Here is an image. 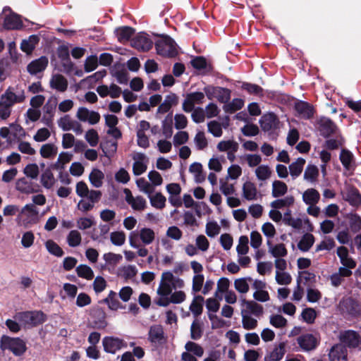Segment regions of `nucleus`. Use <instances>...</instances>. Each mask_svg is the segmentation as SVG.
Wrapping results in <instances>:
<instances>
[{
	"mask_svg": "<svg viewBox=\"0 0 361 361\" xmlns=\"http://www.w3.org/2000/svg\"><path fill=\"white\" fill-rule=\"evenodd\" d=\"M294 202L293 196H287L283 199H278L271 203V207L274 209H282L286 207L292 205Z\"/></svg>",
	"mask_w": 361,
	"mask_h": 361,
	"instance_id": "nucleus-61",
	"label": "nucleus"
},
{
	"mask_svg": "<svg viewBox=\"0 0 361 361\" xmlns=\"http://www.w3.org/2000/svg\"><path fill=\"white\" fill-rule=\"evenodd\" d=\"M339 339L341 342V344L343 345L345 348H359L361 344L360 335L353 330L341 331L339 335Z\"/></svg>",
	"mask_w": 361,
	"mask_h": 361,
	"instance_id": "nucleus-9",
	"label": "nucleus"
},
{
	"mask_svg": "<svg viewBox=\"0 0 361 361\" xmlns=\"http://www.w3.org/2000/svg\"><path fill=\"white\" fill-rule=\"evenodd\" d=\"M242 304L245 306V308L242 310L241 312H246L256 317H259L263 313V307L253 300L243 299Z\"/></svg>",
	"mask_w": 361,
	"mask_h": 361,
	"instance_id": "nucleus-20",
	"label": "nucleus"
},
{
	"mask_svg": "<svg viewBox=\"0 0 361 361\" xmlns=\"http://www.w3.org/2000/svg\"><path fill=\"white\" fill-rule=\"evenodd\" d=\"M318 176V168L314 165H307L303 175L304 180L310 183H314L317 181Z\"/></svg>",
	"mask_w": 361,
	"mask_h": 361,
	"instance_id": "nucleus-40",
	"label": "nucleus"
},
{
	"mask_svg": "<svg viewBox=\"0 0 361 361\" xmlns=\"http://www.w3.org/2000/svg\"><path fill=\"white\" fill-rule=\"evenodd\" d=\"M104 174L98 169H93L89 175V180L91 184L97 188H101L103 185Z\"/></svg>",
	"mask_w": 361,
	"mask_h": 361,
	"instance_id": "nucleus-38",
	"label": "nucleus"
},
{
	"mask_svg": "<svg viewBox=\"0 0 361 361\" xmlns=\"http://www.w3.org/2000/svg\"><path fill=\"white\" fill-rule=\"evenodd\" d=\"M337 255L343 268L351 270L356 266V262L349 256L348 250L345 247L341 246L337 249Z\"/></svg>",
	"mask_w": 361,
	"mask_h": 361,
	"instance_id": "nucleus-19",
	"label": "nucleus"
},
{
	"mask_svg": "<svg viewBox=\"0 0 361 361\" xmlns=\"http://www.w3.org/2000/svg\"><path fill=\"white\" fill-rule=\"evenodd\" d=\"M134 30L130 27H123L116 30L118 39L121 42H127L133 36Z\"/></svg>",
	"mask_w": 361,
	"mask_h": 361,
	"instance_id": "nucleus-50",
	"label": "nucleus"
},
{
	"mask_svg": "<svg viewBox=\"0 0 361 361\" xmlns=\"http://www.w3.org/2000/svg\"><path fill=\"white\" fill-rule=\"evenodd\" d=\"M0 349L11 351L16 356L23 355L27 350L26 343L19 337H10L4 335L0 338Z\"/></svg>",
	"mask_w": 361,
	"mask_h": 361,
	"instance_id": "nucleus-2",
	"label": "nucleus"
},
{
	"mask_svg": "<svg viewBox=\"0 0 361 361\" xmlns=\"http://www.w3.org/2000/svg\"><path fill=\"white\" fill-rule=\"evenodd\" d=\"M4 26L7 30H18L22 27L23 23L19 16L16 13L5 14Z\"/></svg>",
	"mask_w": 361,
	"mask_h": 361,
	"instance_id": "nucleus-26",
	"label": "nucleus"
},
{
	"mask_svg": "<svg viewBox=\"0 0 361 361\" xmlns=\"http://www.w3.org/2000/svg\"><path fill=\"white\" fill-rule=\"evenodd\" d=\"M319 129L323 136L328 137L334 133L336 130V125L333 121L326 118L322 117L319 120Z\"/></svg>",
	"mask_w": 361,
	"mask_h": 361,
	"instance_id": "nucleus-30",
	"label": "nucleus"
},
{
	"mask_svg": "<svg viewBox=\"0 0 361 361\" xmlns=\"http://www.w3.org/2000/svg\"><path fill=\"white\" fill-rule=\"evenodd\" d=\"M137 269L135 265H125L118 269V276L126 281L134 280L137 274Z\"/></svg>",
	"mask_w": 361,
	"mask_h": 361,
	"instance_id": "nucleus-27",
	"label": "nucleus"
},
{
	"mask_svg": "<svg viewBox=\"0 0 361 361\" xmlns=\"http://www.w3.org/2000/svg\"><path fill=\"white\" fill-rule=\"evenodd\" d=\"M20 214L26 216L29 223H36L38 221L39 211L33 204H27L21 209Z\"/></svg>",
	"mask_w": 361,
	"mask_h": 361,
	"instance_id": "nucleus-24",
	"label": "nucleus"
},
{
	"mask_svg": "<svg viewBox=\"0 0 361 361\" xmlns=\"http://www.w3.org/2000/svg\"><path fill=\"white\" fill-rule=\"evenodd\" d=\"M243 197L248 200L253 201L257 200L259 192L254 183L246 181L243 185Z\"/></svg>",
	"mask_w": 361,
	"mask_h": 361,
	"instance_id": "nucleus-22",
	"label": "nucleus"
},
{
	"mask_svg": "<svg viewBox=\"0 0 361 361\" xmlns=\"http://www.w3.org/2000/svg\"><path fill=\"white\" fill-rule=\"evenodd\" d=\"M345 200L348 202L353 207H359L361 205V195L358 190L355 188H350L343 195Z\"/></svg>",
	"mask_w": 361,
	"mask_h": 361,
	"instance_id": "nucleus-29",
	"label": "nucleus"
},
{
	"mask_svg": "<svg viewBox=\"0 0 361 361\" xmlns=\"http://www.w3.org/2000/svg\"><path fill=\"white\" fill-rule=\"evenodd\" d=\"M148 339L152 343H164L166 339L163 327L159 324L152 326L149 331Z\"/></svg>",
	"mask_w": 361,
	"mask_h": 361,
	"instance_id": "nucleus-18",
	"label": "nucleus"
},
{
	"mask_svg": "<svg viewBox=\"0 0 361 361\" xmlns=\"http://www.w3.org/2000/svg\"><path fill=\"white\" fill-rule=\"evenodd\" d=\"M255 175L259 180L264 181L271 176V170L267 165H259L255 169Z\"/></svg>",
	"mask_w": 361,
	"mask_h": 361,
	"instance_id": "nucleus-48",
	"label": "nucleus"
},
{
	"mask_svg": "<svg viewBox=\"0 0 361 361\" xmlns=\"http://www.w3.org/2000/svg\"><path fill=\"white\" fill-rule=\"evenodd\" d=\"M95 315H97V317L93 320L92 323V328L97 329H105L107 326L105 313L101 309L97 308L94 312V316Z\"/></svg>",
	"mask_w": 361,
	"mask_h": 361,
	"instance_id": "nucleus-36",
	"label": "nucleus"
},
{
	"mask_svg": "<svg viewBox=\"0 0 361 361\" xmlns=\"http://www.w3.org/2000/svg\"><path fill=\"white\" fill-rule=\"evenodd\" d=\"M297 343L304 351L314 350L317 345V340L314 336L310 334H302L298 337Z\"/></svg>",
	"mask_w": 361,
	"mask_h": 361,
	"instance_id": "nucleus-16",
	"label": "nucleus"
},
{
	"mask_svg": "<svg viewBox=\"0 0 361 361\" xmlns=\"http://www.w3.org/2000/svg\"><path fill=\"white\" fill-rule=\"evenodd\" d=\"M81 234L77 230L71 231L66 238L67 243L71 247H75L80 245L81 243Z\"/></svg>",
	"mask_w": 361,
	"mask_h": 361,
	"instance_id": "nucleus-53",
	"label": "nucleus"
},
{
	"mask_svg": "<svg viewBox=\"0 0 361 361\" xmlns=\"http://www.w3.org/2000/svg\"><path fill=\"white\" fill-rule=\"evenodd\" d=\"M194 143L197 150H204L208 146V141L203 131H197L195 137Z\"/></svg>",
	"mask_w": 361,
	"mask_h": 361,
	"instance_id": "nucleus-55",
	"label": "nucleus"
},
{
	"mask_svg": "<svg viewBox=\"0 0 361 361\" xmlns=\"http://www.w3.org/2000/svg\"><path fill=\"white\" fill-rule=\"evenodd\" d=\"M104 350L107 353L115 354L117 351L127 347V343L116 336H105L102 339Z\"/></svg>",
	"mask_w": 361,
	"mask_h": 361,
	"instance_id": "nucleus-8",
	"label": "nucleus"
},
{
	"mask_svg": "<svg viewBox=\"0 0 361 361\" xmlns=\"http://www.w3.org/2000/svg\"><path fill=\"white\" fill-rule=\"evenodd\" d=\"M72 157L73 155L67 152L60 153L53 167L56 169H63L64 166L71 161Z\"/></svg>",
	"mask_w": 361,
	"mask_h": 361,
	"instance_id": "nucleus-59",
	"label": "nucleus"
},
{
	"mask_svg": "<svg viewBox=\"0 0 361 361\" xmlns=\"http://www.w3.org/2000/svg\"><path fill=\"white\" fill-rule=\"evenodd\" d=\"M183 286L184 281L183 279L174 276L169 271H164L161 274L157 293L160 296L159 298H163L169 296L173 289L182 288Z\"/></svg>",
	"mask_w": 361,
	"mask_h": 361,
	"instance_id": "nucleus-1",
	"label": "nucleus"
},
{
	"mask_svg": "<svg viewBox=\"0 0 361 361\" xmlns=\"http://www.w3.org/2000/svg\"><path fill=\"white\" fill-rule=\"evenodd\" d=\"M76 121L72 119L69 115H64L58 121V126L64 131L71 130Z\"/></svg>",
	"mask_w": 361,
	"mask_h": 361,
	"instance_id": "nucleus-57",
	"label": "nucleus"
},
{
	"mask_svg": "<svg viewBox=\"0 0 361 361\" xmlns=\"http://www.w3.org/2000/svg\"><path fill=\"white\" fill-rule=\"evenodd\" d=\"M56 98H50L48 99V101L46 102V104L43 106V111L45 115V116L47 115L49 116V118L50 121L52 120L56 107Z\"/></svg>",
	"mask_w": 361,
	"mask_h": 361,
	"instance_id": "nucleus-56",
	"label": "nucleus"
},
{
	"mask_svg": "<svg viewBox=\"0 0 361 361\" xmlns=\"http://www.w3.org/2000/svg\"><path fill=\"white\" fill-rule=\"evenodd\" d=\"M305 163V159L300 157L289 165L290 174L293 180L300 176Z\"/></svg>",
	"mask_w": 361,
	"mask_h": 361,
	"instance_id": "nucleus-33",
	"label": "nucleus"
},
{
	"mask_svg": "<svg viewBox=\"0 0 361 361\" xmlns=\"http://www.w3.org/2000/svg\"><path fill=\"white\" fill-rule=\"evenodd\" d=\"M352 275V271L348 269L340 267L338 271L333 274L331 277V282L334 286H338L341 284L345 277Z\"/></svg>",
	"mask_w": 361,
	"mask_h": 361,
	"instance_id": "nucleus-34",
	"label": "nucleus"
},
{
	"mask_svg": "<svg viewBox=\"0 0 361 361\" xmlns=\"http://www.w3.org/2000/svg\"><path fill=\"white\" fill-rule=\"evenodd\" d=\"M39 42V37L37 35H31L27 39H23L20 44V49L23 51L30 54L35 49Z\"/></svg>",
	"mask_w": 361,
	"mask_h": 361,
	"instance_id": "nucleus-37",
	"label": "nucleus"
},
{
	"mask_svg": "<svg viewBox=\"0 0 361 361\" xmlns=\"http://www.w3.org/2000/svg\"><path fill=\"white\" fill-rule=\"evenodd\" d=\"M330 361H348L346 348L342 344H336L331 347L329 353Z\"/></svg>",
	"mask_w": 361,
	"mask_h": 361,
	"instance_id": "nucleus-17",
	"label": "nucleus"
},
{
	"mask_svg": "<svg viewBox=\"0 0 361 361\" xmlns=\"http://www.w3.org/2000/svg\"><path fill=\"white\" fill-rule=\"evenodd\" d=\"M242 324L244 329L247 330L254 329L257 326V319L246 312H241Z\"/></svg>",
	"mask_w": 361,
	"mask_h": 361,
	"instance_id": "nucleus-54",
	"label": "nucleus"
},
{
	"mask_svg": "<svg viewBox=\"0 0 361 361\" xmlns=\"http://www.w3.org/2000/svg\"><path fill=\"white\" fill-rule=\"evenodd\" d=\"M204 94L201 92H195L186 95L183 102V109L184 111L191 112L195 104H201L204 102Z\"/></svg>",
	"mask_w": 361,
	"mask_h": 361,
	"instance_id": "nucleus-11",
	"label": "nucleus"
},
{
	"mask_svg": "<svg viewBox=\"0 0 361 361\" xmlns=\"http://www.w3.org/2000/svg\"><path fill=\"white\" fill-rule=\"evenodd\" d=\"M202 323L199 320L195 319L193 321L190 326L191 338L193 340H198L202 337Z\"/></svg>",
	"mask_w": 361,
	"mask_h": 361,
	"instance_id": "nucleus-62",
	"label": "nucleus"
},
{
	"mask_svg": "<svg viewBox=\"0 0 361 361\" xmlns=\"http://www.w3.org/2000/svg\"><path fill=\"white\" fill-rule=\"evenodd\" d=\"M58 148L54 144L43 145L40 149V154L42 157L49 159L56 155Z\"/></svg>",
	"mask_w": 361,
	"mask_h": 361,
	"instance_id": "nucleus-52",
	"label": "nucleus"
},
{
	"mask_svg": "<svg viewBox=\"0 0 361 361\" xmlns=\"http://www.w3.org/2000/svg\"><path fill=\"white\" fill-rule=\"evenodd\" d=\"M244 105V101L241 99H233L230 103L224 105V109L226 112L233 113L240 109Z\"/></svg>",
	"mask_w": 361,
	"mask_h": 361,
	"instance_id": "nucleus-63",
	"label": "nucleus"
},
{
	"mask_svg": "<svg viewBox=\"0 0 361 361\" xmlns=\"http://www.w3.org/2000/svg\"><path fill=\"white\" fill-rule=\"evenodd\" d=\"M134 162L133 164V173L137 176L144 173L147 169L149 163L148 157L141 152L135 153L132 157Z\"/></svg>",
	"mask_w": 361,
	"mask_h": 361,
	"instance_id": "nucleus-12",
	"label": "nucleus"
},
{
	"mask_svg": "<svg viewBox=\"0 0 361 361\" xmlns=\"http://www.w3.org/2000/svg\"><path fill=\"white\" fill-rule=\"evenodd\" d=\"M349 225L353 233H357L361 230V217L357 214H350L348 216Z\"/></svg>",
	"mask_w": 361,
	"mask_h": 361,
	"instance_id": "nucleus-64",
	"label": "nucleus"
},
{
	"mask_svg": "<svg viewBox=\"0 0 361 361\" xmlns=\"http://www.w3.org/2000/svg\"><path fill=\"white\" fill-rule=\"evenodd\" d=\"M48 65V59L46 56H41L40 58L31 61L27 67V71L31 75H36L45 70Z\"/></svg>",
	"mask_w": 361,
	"mask_h": 361,
	"instance_id": "nucleus-21",
	"label": "nucleus"
},
{
	"mask_svg": "<svg viewBox=\"0 0 361 361\" xmlns=\"http://www.w3.org/2000/svg\"><path fill=\"white\" fill-rule=\"evenodd\" d=\"M238 143L233 140L220 141L216 146V148L219 152H228L231 150L238 151Z\"/></svg>",
	"mask_w": 361,
	"mask_h": 361,
	"instance_id": "nucleus-45",
	"label": "nucleus"
},
{
	"mask_svg": "<svg viewBox=\"0 0 361 361\" xmlns=\"http://www.w3.org/2000/svg\"><path fill=\"white\" fill-rule=\"evenodd\" d=\"M131 45L139 51H147L152 49L153 42L146 33L140 32L131 40Z\"/></svg>",
	"mask_w": 361,
	"mask_h": 361,
	"instance_id": "nucleus-13",
	"label": "nucleus"
},
{
	"mask_svg": "<svg viewBox=\"0 0 361 361\" xmlns=\"http://www.w3.org/2000/svg\"><path fill=\"white\" fill-rule=\"evenodd\" d=\"M16 188L18 191L26 194L32 193L35 191L32 183L27 178H19L16 182Z\"/></svg>",
	"mask_w": 361,
	"mask_h": 361,
	"instance_id": "nucleus-41",
	"label": "nucleus"
},
{
	"mask_svg": "<svg viewBox=\"0 0 361 361\" xmlns=\"http://www.w3.org/2000/svg\"><path fill=\"white\" fill-rule=\"evenodd\" d=\"M259 124L263 131L273 135L279 128V120L274 113H268L261 117Z\"/></svg>",
	"mask_w": 361,
	"mask_h": 361,
	"instance_id": "nucleus-7",
	"label": "nucleus"
},
{
	"mask_svg": "<svg viewBox=\"0 0 361 361\" xmlns=\"http://www.w3.org/2000/svg\"><path fill=\"white\" fill-rule=\"evenodd\" d=\"M126 195V201L134 210L142 211L146 207V200L142 196L133 197L130 190L126 188L124 190Z\"/></svg>",
	"mask_w": 361,
	"mask_h": 361,
	"instance_id": "nucleus-15",
	"label": "nucleus"
},
{
	"mask_svg": "<svg viewBox=\"0 0 361 361\" xmlns=\"http://www.w3.org/2000/svg\"><path fill=\"white\" fill-rule=\"evenodd\" d=\"M214 93H216L215 98L221 103L226 104L231 99V91L228 89L216 87Z\"/></svg>",
	"mask_w": 361,
	"mask_h": 361,
	"instance_id": "nucleus-60",
	"label": "nucleus"
},
{
	"mask_svg": "<svg viewBox=\"0 0 361 361\" xmlns=\"http://www.w3.org/2000/svg\"><path fill=\"white\" fill-rule=\"evenodd\" d=\"M295 108L300 116L303 118L309 119L313 116V107L307 102L299 101L295 104Z\"/></svg>",
	"mask_w": 361,
	"mask_h": 361,
	"instance_id": "nucleus-23",
	"label": "nucleus"
},
{
	"mask_svg": "<svg viewBox=\"0 0 361 361\" xmlns=\"http://www.w3.org/2000/svg\"><path fill=\"white\" fill-rule=\"evenodd\" d=\"M25 94L23 90L15 91V88L8 87L1 96L0 100L12 108L16 104L23 103L25 100Z\"/></svg>",
	"mask_w": 361,
	"mask_h": 361,
	"instance_id": "nucleus-6",
	"label": "nucleus"
},
{
	"mask_svg": "<svg viewBox=\"0 0 361 361\" xmlns=\"http://www.w3.org/2000/svg\"><path fill=\"white\" fill-rule=\"evenodd\" d=\"M139 236L145 245H149L154 240L155 233L149 228H142L139 231Z\"/></svg>",
	"mask_w": 361,
	"mask_h": 361,
	"instance_id": "nucleus-47",
	"label": "nucleus"
},
{
	"mask_svg": "<svg viewBox=\"0 0 361 361\" xmlns=\"http://www.w3.org/2000/svg\"><path fill=\"white\" fill-rule=\"evenodd\" d=\"M338 310L343 315L351 317H357L361 312L358 302L350 297L342 298L338 305Z\"/></svg>",
	"mask_w": 361,
	"mask_h": 361,
	"instance_id": "nucleus-5",
	"label": "nucleus"
},
{
	"mask_svg": "<svg viewBox=\"0 0 361 361\" xmlns=\"http://www.w3.org/2000/svg\"><path fill=\"white\" fill-rule=\"evenodd\" d=\"M56 182L53 173L49 170H45L41 176V183L47 189L51 188Z\"/></svg>",
	"mask_w": 361,
	"mask_h": 361,
	"instance_id": "nucleus-49",
	"label": "nucleus"
},
{
	"mask_svg": "<svg viewBox=\"0 0 361 361\" xmlns=\"http://www.w3.org/2000/svg\"><path fill=\"white\" fill-rule=\"evenodd\" d=\"M285 353V343H280L278 345H276L271 352L265 355L264 361H279L283 358Z\"/></svg>",
	"mask_w": 361,
	"mask_h": 361,
	"instance_id": "nucleus-28",
	"label": "nucleus"
},
{
	"mask_svg": "<svg viewBox=\"0 0 361 361\" xmlns=\"http://www.w3.org/2000/svg\"><path fill=\"white\" fill-rule=\"evenodd\" d=\"M204 298L201 295L195 296L190 305V310L195 317L200 315L203 310Z\"/></svg>",
	"mask_w": 361,
	"mask_h": 361,
	"instance_id": "nucleus-46",
	"label": "nucleus"
},
{
	"mask_svg": "<svg viewBox=\"0 0 361 361\" xmlns=\"http://www.w3.org/2000/svg\"><path fill=\"white\" fill-rule=\"evenodd\" d=\"M76 273L79 277L91 280L94 277L92 269L86 264H80L76 268Z\"/></svg>",
	"mask_w": 361,
	"mask_h": 361,
	"instance_id": "nucleus-58",
	"label": "nucleus"
},
{
	"mask_svg": "<svg viewBox=\"0 0 361 361\" xmlns=\"http://www.w3.org/2000/svg\"><path fill=\"white\" fill-rule=\"evenodd\" d=\"M75 116L80 121L87 122L90 125L97 124L101 118L99 112L89 110L83 106L78 108Z\"/></svg>",
	"mask_w": 361,
	"mask_h": 361,
	"instance_id": "nucleus-10",
	"label": "nucleus"
},
{
	"mask_svg": "<svg viewBox=\"0 0 361 361\" xmlns=\"http://www.w3.org/2000/svg\"><path fill=\"white\" fill-rule=\"evenodd\" d=\"M314 243V237L312 234L307 233L302 235L298 243V247L302 252L308 251Z\"/></svg>",
	"mask_w": 361,
	"mask_h": 361,
	"instance_id": "nucleus-39",
	"label": "nucleus"
},
{
	"mask_svg": "<svg viewBox=\"0 0 361 361\" xmlns=\"http://www.w3.org/2000/svg\"><path fill=\"white\" fill-rule=\"evenodd\" d=\"M340 161L346 170H350L353 167L354 156L353 153L346 149H343L339 156Z\"/></svg>",
	"mask_w": 361,
	"mask_h": 361,
	"instance_id": "nucleus-35",
	"label": "nucleus"
},
{
	"mask_svg": "<svg viewBox=\"0 0 361 361\" xmlns=\"http://www.w3.org/2000/svg\"><path fill=\"white\" fill-rule=\"evenodd\" d=\"M269 252L276 259L282 258L288 255V250L283 243L273 245L269 240L267 241Z\"/></svg>",
	"mask_w": 361,
	"mask_h": 361,
	"instance_id": "nucleus-32",
	"label": "nucleus"
},
{
	"mask_svg": "<svg viewBox=\"0 0 361 361\" xmlns=\"http://www.w3.org/2000/svg\"><path fill=\"white\" fill-rule=\"evenodd\" d=\"M104 302L108 305L109 308L111 310H117L123 307L117 298L116 293L113 290L109 292L108 296L104 299Z\"/></svg>",
	"mask_w": 361,
	"mask_h": 361,
	"instance_id": "nucleus-44",
	"label": "nucleus"
},
{
	"mask_svg": "<svg viewBox=\"0 0 361 361\" xmlns=\"http://www.w3.org/2000/svg\"><path fill=\"white\" fill-rule=\"evenodd\" d=\"M319 199V192L314 188L307 189L302 194V200L307 205H316Z\"/></svg>",
	"mask_w": 361,
	"mask_h": 361,
	"instance_id": "nucleus-31",
	"label": "nucleus"
},
{
	"mask_svg": "<svg viewBox=\"0 0 361 361\" xmlns=\"http://www.w3.org/2000/svg\"><path fill=\"white\" fill-rule=\"evenodd\" d=\"M288 191L287 185L281 180H274L272 183L271 195L274 197H280L283 196Z\"/></svg>",
	"mask_w": 361,
	"mask_h": 361,
	"instance_id": "nucleus-43",
	"label": "nucleus"
},
{
	"mask_svg": "<svg viewBox=\"0 0 361 361\" xmlns=\"http://www.w3.org/2000/svg\"><path fill=\"white\" fill-rule=\"evenodd\" d=\"M177 45L175 41L168 35H161L155 42V48L159 55L173 57L177 55Z\"/></svg>",
	"mask_w": 361,
	"mask_h": 361,
	"instance_id": "nucleus-4",
	"label": "nucleus"
},
{
	"mask_svg": "<svg viewBox=\"0 0 361 361\" xmlns=\"http://www.w3.org/2000/svg\"><path fill=\"white\" fill-rule=\"evenodd\" d=\"M150 203L152 207L157 209H163L165 207L166 197L160 192H157L155 195H148Z\"/></svg>",
	"mask_w": 361,
	"mask_h": 361,
	"instance_id": "nucleus-51",
	"label": "nucleus"
},
{
	"mask_svg": "<svg viewBox=\"0 0 361 361\" xmlns=\"http://www.w3.org/2000/svg\"><path fill=\"white\" fill-rule=\"evenodd\" d=\"M50 87L59 92H63L68 88V80L61 74L54 75L50 80Z\"/></svg>",
	"mask_w": 361,
	"mask_h": 361,
	"instance_id": "nucleus-25",
	"label": "nucleus"
},
{
	"mask_svg": "<svg viewBox=\"0 0 361 361\" xmlns=\"http://www.w3.org/2000/svg\"><path fill=\"white\" fill-rule=\"evenodd\" d=\"M25 328L35 326L44 322V314L39 311L18 312L13 317Z\"/></svg>",
	"mask_w": 361,
	"mask_h": 361,
	"instance_id": "nucleus-3",
	"label": "nucleus"
},
{
	"mask_svg": "<svg viewBox=\"0 0 361 361\" xmlns=\"http://www.w3.org/2000/svg\"><path fill=\"white\" fill-rule=\"evenodd\" d=\"M253 279L251 277H245L237 279L234 281V287L235 290L240 293H247L249 291V283Z\"/></svg>",
	"mask_w": 361,
	"mask_h": 361,
	"instance_id": "nucleus-42",
	"label": "nucleus"
},
{
	"mask_svg": "<svg viewBox=\"0 0 361 361\" xmlns=\"http://www.w3.org/2000/svg\"><path fill=\"white\" fill-rule=\"evenodd\" d=\"M186 298L185 293L182 290L175 291L171 293L169 296L163 298H159L156 301V304L159 306L166 307L170 303L179 304L183 302Z\"/></svg>",
	"mask_w": 361,
	"mask_h": 361,
	"instance_id": "nucleus-14",
	"label": "nucleus"
}]
</instances>
